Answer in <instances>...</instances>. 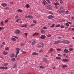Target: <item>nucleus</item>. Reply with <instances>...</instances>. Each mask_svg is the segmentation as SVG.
Segmentation results:
<instances>
[{"label": "nucleus", "instance_id": "f257e3e1", "mask_svg": "<svg viewBox=\"0 0 74 74\" xmlns=\"http://www.w3.org/2000/svg\"><path fill=\"white\" fill-rule=\"evenodd\" d=\"M47 8L48 10H52V6L49 4H47Z\"/></svg>", "mask_w": 74, "mask_h": 74}, {"label": "nucleus", "instance_id": "f03ea898", "mask_svg": "<svg viewBox=\"0 0 74 74\" xmlns=\"http://www.w3.org/2000/svg\"><path fill=\"white\" fill-rule=\"evenodd\" d=\"M37 46L38 47H42L44 46V43H39L37 45Z\"/></svg>", "mask_w": 74, "mask_h": 74}, {"label": "nucleus", "instance_id": "7ed1b4c3", "mask_svg": "<svg viewBox=\"0 0 74 74\" xmlns=\"http://www.w3.org/2000/svg\"><path fill=\"white\" fill-rule=\"evenodd\" d=\"M60 9L61 11L62 12L64 13L65 12V10H64V8L62 6H61L60 8Z\"/></svg>", "mask_w": 74, "mask_h": 74}, {"label": "nucleus", "instance_id": "20e7f679", "mask_svg": "<svg viewBox=\"0 0 74 74\" xmlns=\"http://www.w3.org/2000/svg\"><path fill=\"white\" fill-rule=\"evenodd\" d=\"M70 42L69 41L64 40L62 42L63 44H69Z\"/></svg>", "mask_w": 74, "mask_h": 74}, {"label": "nucleus", "instance_id": "39448f33", "mask_svg": "<svg viewBox=\"0 0 74 74\" xmlns=\"http://www.w3.org/2000/svg\"><path fill=\"white\" fill-rule=\"evenodd\" d=\"M47 18L48 19H53V18H54V17L52 15H50L48 16Z\"/></svg>", "mask_w": 74, "mask_h": 74}, {"label": "nucleus", "instance_id": "423d86ee", "mask_svg": "<svg viewBox=\"0 0 74 74\" xmlns=\"http://www.w3.org/2000/svg\"><path fill=\"white\" fill-rule=\"evenodd\" d=\"M1 5L3 7H6L7 5V4L5 3H3L1 4Z\"/></svg>", "mask_w": 74, "mask_h": 74}, {"label": "nucleus", "instance_id": "0eeeda50", "mask_svg": "<svg viewBox=\"0 0 74 74\" xmlns=\"http://www.w3.org/2000/svg\"><path fill=\"white\" fill-rule=\"evenodd\" d=\"M45 37L46 36L45 35H42L40 36V38H41V39H44L45 38Z\"/></svg>", "mask_w": 74, "mask_h": 74}, {"label": "nucleus", "instance_id": "6e6552de", "mask_svg": "<svg viewBox=\"0 0 74 74\" xmlns=\"http://www.w3.org/2000/svg\"><path fill=\"white\" fill-rule=\"evenodd\" d=\"M28 18H29V19H33V16H30V15H29L28 16H27Z\"/></svg>", "mask_w": 74, "mask_h": 74}, {"label": "nucleus", "instance_id": "1a4fd4ad", "mask_svg": "<svg viewBox=\"0 0 74 74\" xmlns=\"http://www.w3.org/2000/svg\"><path fill=\"white\" fill-rule=\"evenodd\" d=\"M15 33H16V34H19V33H21V31L19 30H17L16 31Z\"/></svg>", "mask_w": 74, "mask_h": 74}, {"label": "nucleus", "instance_id": "9d476101", "mask_svg": "<svg viewBox=\"0 0 74 74\" xmlns=\"http://www.w3.org/2000/svg\"><path fill=\"white\" fill-rule=\"evenodd\" d=\"M64 52L65 53H70V51H69L68 50H67V49H65L64 50Z\"/></svg>", "mask_w": 74, "mask_h": 74}, {"label": "nucleus", "instance_id": "9b49d317", "mask_svg": "<svg viewBox=\"0 0 74 74\" xmlns=\"http://www.w3.org/2000/svg\"><path fill=\"white\" fill-rule=\"evenodd\" d=\"M2 53L5 55H7V52H6L5 51H3L2 52Z\"/></svg>", "mask_w": 74, "mask_h": 74}, {"label": "nucleus", "instance_id": "f8f14e48", "mask_svg": "<svg viewBox=\"0 0 74 74\" xmlns=\"http://www.w3.org/2000/svg\"><path fill=\"white\" fill-rule=\"evenodd\" d=\"M10 57L11 58H14L15 57V54H11Z\"/></svg>", "mask_w": 74, "mask_h": 74}, {"label": "nucleus", "instance_id": "ddd939ff", "mask_svg": "<svg viewBox=\"0 0 74 74\" xmlns=\"http://www.w3.org/2000/svg\"><path fill=\"white\" fill-rule=\"evenodd\" d=\"M69 60H68V59H63L62 60V61L63 62H69Z\"/></svg>", "mask_w": 74, "mask_h": 74}, {"label": "nucleus", "instance_id": "4468645a", "mask_svg": "<svg viewBox=\"0 0 74 74\" xmlns=\"http://www.w3.org/2000/svg\"><path fill=\"white\" fill-rule=\"evenodd\" d=\"M43 60L45 62H46L47 61V59L46 58H43Z\"/></svg>", "mask_w": 74, "mask_h": 74}, {"label": "nucleus", "instance_id": "2eb2a0df", "mask_svg": "<svg viewBox=\"0 0 74 74\" xmlns=\"http://www.w3.org/2000/svg\"><path fill=\"white\" fill-rule=\"evenodd\" d=\"M39 34L38 33H35L33 35V36H37Z\"/></svg>", "mask_w": 74, "mask_h": 74}, {"label": "nucleus", "instance_id": "dca6fc26", "mask_svg": "<svg viewBox=\"0 0 74 74\" xmlns=\"http://www.w3.org/2000/svg\"><path fill=\"white\" fill-rule=\"evenodd\" d=\"M32 55H38V53L36 52L33 53L32 54Z\"/></svg>", "mask_w": 74, "mask_h": 74}, {"label": "nucleus", "instance_id": "f3484780", "mask_svg": "<svg viewBox=\"0 0 74 74\" xmlns=\"http://www.w3.org/2000/svg\"><path fill=\"white\" fill-rule=\"evenodd\" d=\"M17 66L16 64H15L12 67L13 69H14V68H16V67Z\"/></svg>", "mask_w": 74, "mask_h": 74}, {"label": "nucleus", "instance_id": "a211bd4d", "mask_svg": "<svg viewBox=\"0 0 74 74\" xmlns=\"http://www.w3.org/2000/svg\"><path fill=\"white\" fill-rule=\"evenodd\" d=\"M17 11L19 12H22V10L21 9H18L17 10Z\"/></svg>", "mask_w": 74, "mask_h": 74}, {"label": "nucleus", "instance_id": "6ab92c4d", "mask_svg": "<svg viewBox=\"0 0 74 74\" xmlns=\"http://www.w3.org/2000/svg\"><path fill=\"white\" fill-rule=\"evenodd\" d=\"M36 44V41L35 40H34L32 42V45H34Z\"/></svg>", "mask_w": 74, "mask_h": 74}, {"label": "nucleus", "instance_id": "aec40b11", "mask_svg": "<svg viewBox=\"0 0 74 74\" xmlns=\"http://www.w3.org/2000/svg\"><path fill=\"white\" fill-rule=\"evenodd\" d=\"M56 59H59V60H60V59H61V58L59 57H56Z\"/></svg>", "mask_w": 74, "mask_h": 74}, {"label": "nucleus", "instance_id": "412c9836", "mask_svg": "<svg viewBox=\"0 0 74 74\" xmlns=\"http://www.w3.org/2000/svg\"><path fill=\"white\" fill-rule=\"evenodd\" d=\"M54 5H59V4L57 2L54 3Z\"/></svg>", "mask_w": 74, "mask_h": 74}, {"label": "nucleus", "instance_id": "4be33fe9", "mask_svg": "<svg viewBox=\"0 0 74 74\" xmlns=\"http://www.w3.org/2000/svg\"><path fill=\"white\" fill-rule=\"evenodd\" d=\"M11 40H12V41H16V39L14 38H12Z\"/></svg>", "mask_w": 74, "mask_h": 74}, {"label": "nucleus", "instance_id": "5701e85b", "mask_svg": "<svg viewBox=\"0 0 74 74\" xmlns=\"http://www.w3.org/2000/svg\"><path fill=\"white\" fill-rule=\"evenodd\" d=\"M40 32H41V33H44V32H45V31L43 29H42L41 30Z\"/></svg>", "mask_w": 74, "mask_h": 74}, {"label": "nucleus", "instance_id": "b1692460", "mask_svg": "<svg viewBox=\"0 0 74 74\" xmlns=\"http://www.w3.org/2000/svg\"><path fill=\"white\" fill-rule=\"evenodd\" d=\"M62 68H64V67H67V66L66 65H62Z\"/></svg>", "mask_w": 74, "mask_h": 74}, {"label": "nucleus", "instance_id": "393cba45", "mask_svg": "<svg viewBox=\"0 0 74 74\" xmlns=\"http://www.w3.org/2000/svg\"><path fill=\"white\" fill-rule=\"evenodd\" d=\"M29 4H27L26 5V8H29Z\"/></svg>", "mask_w": 74, "mask_h": 74}, {"label": "nucleus", "instance_id": "a878e982", "mask_svg": "<svg viewBox=\"0 0 74 74\" xmlns=\"http://www.w3.org/2000/svg\"><path fill=\"white\" fill-rule=\"evenodd\" d=\"M69 50L70 51H73V49L72 48H70L69 49Z\"/></svg>", "mask_w": 74, "mask_h": 74}, {"label": "nucleus", "instance_id": "bb28decb", "mask_svg": "<svg viewBox=\"0 0 74 74\" xmlns=\"http://www.w3.org/2000/svg\"><path fill=\"white\" fill-rule=\"evenodd\" d=\"M46 1H47L49 4H51V2L49 0H46Z\"/></svg>", "mask_w": 74, "mask_h": 74}, {"label": "nucleus", "instance_id": "cd10ccee", "mask_svg": "<svg viewBox=\"0 0 74 74\" xmlns=\"http://www.w3.org/2000/svg\"><path fill=\"white\" fill-rule=\"evenodd\" d=\"M60 24H58V25H57V26H56V27H60Z\"/></svg>", "mask_w": 74, "mask_h": 74}, {"label": "nucleus", "instance_id": "c85d7f7f", "mask_svg": "<svg viewBox=\"0 0 74 74\" xmlns=\"http://www.w3.org/2000/svg\"><path fill=\"white\" fill-rule=\"evenodd\" d=\"M60 1L61 4H62V3H63V0H60Z\"/></svg>", "mask_w": 74, "mask_h": 74}, {"label": "nucleus", "instance_id": "c756f323", "mask_svg": "<svg viewBox=\"0 0 74 74\" xmlns=\"http://www.w3.org/2000/svg\"><path fill=\"white\" fill-rule=\"evenodd\" d=\"M11 60L13 62H14V61H15V58H12V59Z\"/></svg>", "mask_w": 74, "mask_h": 74}, {"label": "nucleus", "instance_id": "7c9ffc66", "mask_svg": "<svg viewBox=\"0 0 74 74\" xmlns=\"http://www.w3.org/2000/svg\"><path fill=\"white\" fill-rule=\"evenodd\" d=\"M3 70H4V69H8V67H7V66L4 67H3Z\"/></svg>", "mask_w": 74, "mask_h": 74}, {"label": "nucleus", "instance_id": "2f4dec72", "mask_svg": "<svg viewBox=\"0 0 74 74\" xmlns=\"http://www.w3.org/2000/svg\"><path fill=\"white\" fill-rule=\"evenodd\" d=\"M3 66H8V63H5V64H4L3 65Z\"/></svg>", "mask_w": 74, "mask_h": 74}, {"label": "nucleus", "instance_id": "473e14b6", "mask_svg": "<svg viewBox=\"0 0 74 74\" xmlns=\"http://www.w3.org/2000/svg\"><path fill=\"white\" fill-rule=\"evenodd\" d=\"M4 23V21H2L1 23V24L2 26H3L4 25V24H3Z\"/></svg>", "mask_w": 74, "mask_h": 74}, {"label": "nucleus", "instance_id": "72a5a7b5", "mask_svg": "<svg viewBox=\"0 0 74 74\" xmlns=\"http://www.w3.org/2000/svg\"><path fill=\"white\" fill-rule=\"evenodd\" d=\"M64 25H61V28H64Z\"/></svg>", "mask_w": 74, "mask_h": 74}, {"label": "nucleus", "instance_id": "f704fd0d", "mask_svg": "<svg viewBox=\"0 0 74 74\" xmlns=\"http://www.w3.org/2000/svg\"><path fill=\"white\" fill-rule=\"evenodd\" d=\"M57 42L58 43H61V41H60V40H58L57 41Z\"/></svg>", "mask_w": 74, "mask_h": 74}, {"label": "nucleus", "instance_id": "c9c22d12", "mask_svg": "<svg viewBox=\"0 0 74 74\" xmlns=\"http://www.w3.org/2000/svg\"><path fill=\"white\" fill-rule=\"evenodd\" d=\"M8 20H5V23H7V22H8Z\"/></svg>", "mask_w": 74, "mask_h": 74}, {"label": "nucleus", "instance_id": "e433bc0d", "mask_svg": "<svg viewBox=\"0 0 74 74\" xmlns=\"http://www.w3.org/2000/svg\"><path fill=\"white\" fill-rule=\"evenodd\" d=\"M66 25L68 27V26H69V23H66Z\"/></svg>", "mask_w": 74, "mask_h": 74}, {"label": "nucleus", "instance_id": "4c0bfd02", "mask_svg": "<svg viewBox=\"0 0 74 74\" xmlns=\"http://www.w3.org/2000/svg\"><path fill=\"white\" fill-rule=\"evenodd\" d=\"M4 29V27H0V30H3Z\"/></svg>", "mask_w": 74, "mask_h": 74}, {"label": "nucleus", "instance_id": "58836bf2", "mask_svg": "<svg viewBox=\"0 0 74 74\" xmlns=\"http://www.w3.org/2000/svg\"><path fill=\"white\" fill-rule=\"evenodd\" d=\"M57 51H61V49H58L57 50Z\"/></svg>", "mask_w": 74, "mask_h": 74}, {"label": "nucleus", "instance_id": "ea45409f", "mask_svg": "<svg viewBox=\"0 0 74 74\" xmlns=\"http://www.w3.org/2000/svg\"><path fill=\"white\" fill-rule=\"evenodd\" d=\"M9 8L8 7H6V8H4V9L5 10H8V9H9Z\"/></svg>", "mask_w": 74, "mask_h": 74}, {"label": "nucleus", "instance_id": "a19ab883", "mask_svg": "<svg viewBox=\"0 0 74 74\" xmlns=\"http://www.w3.org/2000/svg\"><path fill=\"white\" fill-rule=\"evenodd\" d=\"M5 49L6 50H8L9 49V47H7L5 48Z\"/></svg>", "mask_w": 74, "mask_h": 74}, {"label": "nucleus", "instance_id": "79ce46f5", "mask_svg": "<svg viewBox=\"0 0 74 74\" xmlns=\"http://www.w3.org/2000/svg\"><path fill=\"white\" fill-rule=\"evenodd\" d=\"M40 68H41V69H45V67L42 66H40Z\"/></svg>", "mask_w": 74, "mask_h": 74}, {"label": "nucleus", "instance_id": "37998d69", "mask_svg": "<svg viewBox=\"0 0 74 74\" xmlns=\"http://www.w3.org/2000/svg\"><path fill=\"white\" fill-rule=\"evenodd\" d=\"M22 52L23 53H26V52L25 51H22Z\"/></svg>", "mask_w": 74, "mask_h": 74}, {"label": "nucleus", "instance_id": "c03bdc74", "mask_svg": "<svg viewBox=\"0 0 74 74\" xmlns=\"http://www.w3.org/2000/svg\"><path fill=\"white\" fill-rule=\"evenodd\" d=\"M48 37H51V35L50 34H49L48 35Z\"/></svg>", "mask_w": 74, "mask_h": 74}, {"label": "nucleus", "instance_id": "a18cd8bd", "mask_svg": "<svg viewBox=\"0 0 74 74\" xmlns=\"http://www.w3.org/2000/svg\"><path fill=\"white\" fill-rule=\"evenodd\" d=\"M55 26V24H53L52 26L51 27H53Z\"/></svg>", "mask_w": 74, "mask_h": 74}, {"label": "nucleus", "instance_id": "49530a36", "mask_svg": "<svg viewBox=\"0 0 74 74\" xmlns=\"http://www.w3.org/2000/svg\"><path fill=\"white\" fill-rule=\"evenodd\" d=\"M16 51H19V50H20V49H19V48H16Z\"/></svg>", "mask_w": 74, "mask_h": 74}, {"label": "nucleus", "instance_id": "de8ad7c7", "mask_svg": "<svg viewBox=\"0 0 74 74\" xmlns=\"http://www.w3.org/2000/svg\"><path fill=\"white\" fill-rule=\"evenodd\" d=\"M42 4H44V5H45L46 3H45V2H44V1H43L42 2Z\"/></svg>", "mask_w": 74, "mask_h": 74}, {"label": "nucleus", "instance_id": "09e8293b", "mask_svg": "<svg viewBox=\"0 0 74 74\" xmlns=\"http://www.w3.org/2000/svg\"><path fill=\"white\" fill-rule=\"evenodd\" d=\"M50 49L51 51H53V49L52 48H50Z\"/></svg>", "mask_w": 74, "mask_h": 74}, {"label": "nucleus", "instance_id": "8fccbe9b", "mask_svg": "<svg viewBox=\"0 0 74 74\" xmlns=\"http://www.w3.org/2000/svg\"><path fill=\"white\" fill-rule=\"evenodd\" d=\"M35 25H35L34 24H32L31 25V26H35Z\"/></svg>", "mask_w": 74, "mask_h": 74}, {"label": "nucleus", "instance_id": "3c124183", "mask_svg": "<svg viewBox=\"0 0 74 74\" xmlns=\"http://www.w3.org/2000/svg\"><path fill=\"white\" fill-rule=\"evenodd\" d=\"M13 37H15V38H17V39H18V37H17V36H13Z\"/></svg>", "mask_w": 74, "mask_h": 74}, {"label": "nucleus", "instance_id": "603ef678", "mask_svg": "<svg viewBox=\"0 0 74 74\" xmlns=\"http://www.w3.org/2000/svg\"><path fill=\"white\" fill-rule=\"evenodd\" d=\"M58 56H60V57H61L62 55L60 54H58Z\"/></svg>", "mask_w": 74, "mask_h": 74}, {"label": "nucleus", "instance_id": "864d4df0", "mask_svg": "<svg viewBox=\"0 0 74 74\" xmlns=\"http://www.w3.org/2000/svg\"><path fill=\"white\" fill-rule=\"evenodd\" d=\"M58 44V42H54V44Z\"/></svg>", "mask_w": 74, "mask_h": 74}, {"label": "nucleus", "instance_id": "5fc2aeb1", "mask_svg": "<svg viewBox=\"0 0 74 74\" xmlns=\"http://www.w3.org/2000/svg\"><path fill=\"white\" fill-rule=\"evenodd\" d=\"M19 19H17L16 20V22H19Z\"/></svg>", "mask_w": 74, "mask_h": 74}, {"label": "nucleus", "instance_id": "6e6d98bb", "mask_svg": "<svg viewBox=\"0 0 74 74\" xmlns=\"http://www.w3.org/2000/svg\"><path fill=\"white\" fill-rule=\"evenodd\" d=\"M43 29H47V27H44Z\"/></svg>", "mask_w": 74, "mask_h": 74}, {"label": "nucleus", "instance_id": "4d7b16f0", "mask_svg": "<svg viewBox=\"0 0 74 74\" xmlns=\"http://www.w3.org/2000/svg\"><path fill=\"white\" fill-rule=\"evenodd\" d=\"M29 15H32V12H30L29 13Z\"/></svg>", "mask_w": 74, "mask_h": 74}, {"label": "nucleus", "instance_id": "13d9d810", "mask_svg": "<svg viewBox=\"0 0 74 74\" xmlns=\"http://www.w3.org/2000/svg\"><path fill=\"white\" fill-rule=\"evenodd\" d=\"M33 22H34V23H35V24H36V21H33Z\"/></svg>", "mask_w": 74, "mask_h": 74}, {"label": "nucleus", "instance_id": "bf43d9fd", "mask_svg": "<svg viewBox=\"0 0 74 74\" xmlns=\"http://www.w3.org/2000/svg\"><path fill=\"white\" fill-rule=\"evenodd\" d=\"M16 53H17V55H18V53H19V51H16Z\"/></svg>", "mask_w": 74, "mask_h": 74}, {"label": "nucleus", "instance_id": "052dcab7", "mask_svg": "<svg viewBox=\"0 0 74 74\" xmlns=\"http://www.w3.org/2000/svg\"><path fill=\"white\" fill-rule=\"evenodd\" d=\"M0 69H2L3 70V67H0Z\"/></svg>", "mask_w": 74, "mask_h": 74}, {"label": "nucleus", "instance_id": "680f3d73", "mask_svg": "<svg viewBox=\"0 0 74 74\" xmlns=\"http://www.w3.org/2000/svg\"><path fill=\"white\" fill-rule=\"evenodd\" d=\"M25 35L26 36V37H27V33H25Z\"/></svg>", "mask_w": 74, "mask_h": 74}, {"label": "nucleus", "instance_id": "e2e57ef3", "mask_svg": "<svg viewBox=\"0 0 74 74\" xmlns=\"http://www.w3.org/2000/svg\"><path fill=\"white\" fill-rule=\"evenodd\" d=\"M15 18H16V19H18V16H15Z\"/></svg>", "mask_w": 74, "mask_h": 74}, {"label": "nucleus", "instance_id": "0e129e2a", "mask_svg": "<svg viewBox=\"0 0 74 74\" xmlns=\"http://www.w3.org/2000/svg\"><path fill=\"white\" fill-rule=\"evenodd\" d=\"M10 4H14V3L12 2H10Z\"/></svg>", "mask_w": 74, "mask_h": 74}, {"label": "nucleus", "instance_id": "69168bd1", "mask_svg": "<svg viewBox=\"0 0 74 74\" xmlns=\"http://www.w3.org/2000/svg\"><path fill=\"white\" fill-rule=\"evenodd\" d=\"M40 52H42V51H43V50H42V49H41V50H40Z\"/></svg>", "mask_w": 74, "mask_h": 74}, {"label": "nucleus", "instance_id": "338daca9", "mask_svg": "<svg viewBox=\"0 0 74 74\" xmlns=\"http://www.w3.org/2000/svg\"><path fill=\"white\" fill-rule=\"evenodd\" d=\"M65 14H68V11H66L65 12Z\"/></svg>", "mask_w": 74, "mask_h": 74}, {"label": "nucleus", "instance_id": "774afa93", "mask_svg": "<svg viewBox=\"0 0 74 74\" xmlns=\"http://www.w3.org/2000/svg\"><path fill=\"white\" fill-rule=\"evenodd\" d=\"M19 23H22V21H20L19 22Z\"/></svg>", "mask_w": 74, "mask_h": 74}]
</instances>
